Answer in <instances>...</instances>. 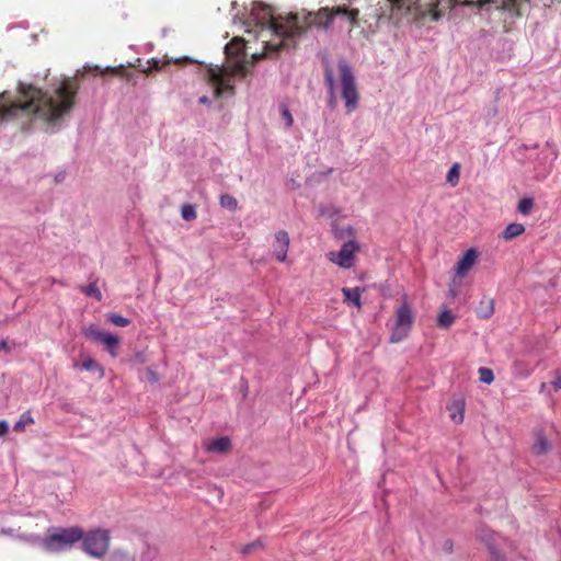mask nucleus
Returning a JSON list of instances; mask_svg holds the SVG:
<instances>
[{
    "label": "nucleus",
    "instance_id": "393cba45",
    "mask_svg": "<svg viewBox=\"0 0 561 561\" xmlns=\"http://www.w3.org/2000/svg\"><path fill=\"white\" fill-rule=\"evenodd\" d=\"M81 291H83L87 296L94 297L96 300H102V294L96 286V283H90L88 286L81 287Z\"/></svg>",
    "mask_w": 561,
    "mask_h": 561
},
{
    "label": "nucleus",
    "instance_id": "9b49d317",
    "mask_svg": "<svg viewBox=\"0 0 561 561\" xmlns=\"http://www.w3.org/2000/svg\"><path fill=\"white\" fill-rule=\"evenodd\" d=\"M273 249L277 261L285 262L289 249V236L287 231L279 230L275 233Z\"/></svg>",
    "mask_w": 561,
    "mask_h": 561
},
{
    "label": "nucleus",
    "instance_id": "e433bc0d",
    "mask_svg": "<svg viewBox=\"0 0 561 561\" xmlns=\"http://www.w3.org/2000/svg\"><path fill=\"white\" fill-rule=\"evenodd\" d=\"M9 431L8 423L5 421H0V437L4 436Z\"/></svg>",
    "mask_w": 561,
    "mask_h": 561
},
{
    "label": "nucleus",
    "instance_id": "9d476101",
    "mask_svg": "<svg viewBox=\"0 0 561 561\" xmlns=\"http://www.w3.org/2000/svg\"><path fill=\"white\" fill-rule=\"evenodd\" d=\"M359 251V244L355 240L343 243L339 251H331L327 254L330 262L342 268H351L355 263V254Z\"/></svg>",
    "mask_w": 561,
    "mask_h": 561
},
{
    "label": "nucleus",
    "instance_id": "49530a36",
    "mask_svg": "<svg viewBox=\"0 0 561 561\" xmlns=\"http://www.w3.org/2000/svg\"><path fill=\"white\" fill-rule=\"evenodd\" d=\"M354 0H348L350 3H352Z\"/></svg>",
    "mask_w": 561,
    "mask_h": 561
},
{
    "label": "nucleus",
    "instance_id": "2eb2a0df",
    "mask_svg": "<svg viewBox=\"0 0 561 561\" xmlns=\"http://www.w3.org/2000/svg\"><path fill=\"white\" fill-rule=\"evenodd\" d=\"M324 82L329 89V106L334 108L336 106V96H335V81L333 77V71L330 67H327L324 70Z\"/></svg>",
    "mask_w": 561,
    "mask_h": 561
},
{
    "label": "nucleus",
    "instance_id": "f3484780",
    "mask_svg": "<svg viewBox=\"0 0 561 561\" xmlns=\"http://www.w3.org/2000/svg\"><path fill=\"white\" fill-rule=\"evenodd\" d=\"M494 313V300L492 298H483L477 309V314L481 319H489Z\"/></svg>",
    "mask_w": 561,
    "mask_h": 561
},
{
    "label": "nucleus",
    "instance_id": "a211bd4d",
    "mask_svg": "<svg viewBox=\"0 0 561 561\" xmlns=\"http://www.w3.org/2000/svg\"><path fill=\"white\" fill-rule=\"evenodd\" d=\"M525 232V227L522 224L513 222L506 226V228L501 233V238L503 240H512Z\"/></svg>",
    "mask_w": 561,
    "mask_h": 561
},
{
    "label": "nucleus",
    "instance_id": "4468645a",
    "mask_svg": "<svg viewBox=\"0 0 561 561\" xmlns=\"http://www.w3.org/2000/svg\"><path fill=\"white\" fill-rule=\"evenodd\" d=\"M450 419L457 424L463 422L465 419V401L462 399L454 400L448 407Z\"/></svg>",
    "mask_w": 561,
    "mask_h": 561
},
{
    "label": "nucleus",
    "instance_id": "1a4fd4ad",
    "mask_svg": "<svg viewBox=\"0 0 561 561\" xmlns=\"http://www.w3.org/2000/svg\"><path fill=\"white\" fill-rule=\"evenodd\" d=\"M413 314L410 306L404 302L397 310V319L392 330L390 341L398 343L405 339L413 325Z\"/></svg>",
    "mask_w": 561,
    "mask_h": 561
},
{
    "label": "nucleus",
    "instance_id": "5701e85b",
    "mask_svg": "<svg viewBox=\"0 0 561 561\" xmlns=\"http://www.w3.org/2000/svg\"><path fill=\"white\" fill-rule=\"evenodd\" d=\"M280 116L285 121L286 128H290L294 125V117L289 111V107L286 103H280L279 105Z\"/></svg>",
    "mask_w": 561,
    "mask_h": 561
},
{
    "label": "nucleus",
    "instance_id": "4c0bfd02",
    "mask_svg": "<svg viewBox=\"0 0 561 561\" xmlns=\"http://www.w3.org/2000/svg\"><path fill=\"white\" fill-rule=\"evenodd\" d=\"M111 333H107V332H103L101 331V333L99 334L98 339H96V342L99 343H104V340H106V337L110 335Z\"/></svg>",
    "mask_w": 561,
    "mask_h": 561
},
{
    "label": "nucleus",
    "instance_id": "aec40b11",
    "mask_svg": "<svg viewBox=\"0 0 561 561\" xmlns=\"http://www.w3.org/2000/svg\"><path fill=\"white\" fill-rule=\"evenodd\" d=\"M549 450H550L549 442L547 440V438L543 435L539 434L537 436L536 442L533 445V453L535 455L539 456V455H545V454L549 453Z\"/></svg>",
    "mask_w": 561,
    "mask_h": 561
},
{
    "label": "nucleus",
    "instance_id": "6ab92c4d",
    "mask_svg": "<svg viewBox=\"0 0 561 561\" xmlns=\"http://www.w3.org/2000/svg\"><path fill=\"white\" fill-rule=\"evenodd\" d=\"M455 320H456L455 314L450 310L445 308L442 310V312L438 316L437 325L440 329L447 330L454 324Z\"/></svg>",
    "mask_w": 561,
    "mask_h": 561
},
{
    "label": "nucleus",
    "instance_id": "37998d69",
    "mask_svg": "<svg viewBox=\"0 0 561 561\" xmlns=\"http://www.w3.org/2000/svg\"><path fill=\"white\" fill-rule=\"evenodd\" d=\"M232 45L233 44H230V45H227V47H226L229 53H231Z\"/></svg>",
    "mask_w": 561,
    "mask_h": 561
},
{
    "label": "nucleus",
    "instance_id": "58836bf2",
    "mask_svg": "<svg viewBox=\"0 0 561 561\" xmlns=\"http://www.w3.org/2000/svg\"><path fill=\"white\" fill-rule=\"evenodd\" d=\"M199 103L207 104V103H209V99L204 95V96L199 98Z\"/></svg>",
    "mask_w": 561,
    "mask_h": 561
},
{
    "label": "nucleus",
    "instance_id": "2f4dec72",
    "mask_svg": "<svg viewBox=\"0 0 561 561\" xmlns=\"http://www.w3.org/2000/svg\"><path fill=\"white\" fill-rule=\"evenodd\" d=\"M259 548H262V543L260 540H256L254 542H251V543H248V545H244L242 546V548L240 549V552L242 554H249L251 553L253 550H256Z\"/></svg>",
    "mask_w": 561,
    "mask_h": 561
},
{
    "label": "nucleus",
    "instance_id": "c85d7f7f",
    "mask_svg": "<svg viewBox=\"0 0 561 561\" xmlns=\"http://www.w3.org/2000/svg\"><path fill=\"white\" fill-rule=\"evenodd\" d=\"M108 321L113 323L116 327H127L130 323V320L118 314V313H111L107 317Z\"/></svg>",
    "mask_w": 561,
    "mask_h": 561
},
{
    "label": "nucleus",
    "instance_id": "f257e3e1",
    "mask_svg": "<svg viewBox=\"0 0 561 561\" xmlns=\"http://www.w3.org/2000/svg\"><path fill=\"white\" fill-rule=\"evenodd\" d=\"M78 89V83L72 79H64L51 93L32 83L19 82L15 93H0V124L31 123L38 118L55 125L71 112Z\"/></svg>",
    "mask_w": 561,
    "mask_h": 561
},
{
    "label": "nucleus",
    "instance_id": "39448f33",
    "mask_svg": "<svg viewBox=\"0 0 561 561\" xmlns=\"http://www.w3.org/2000/svg\"><path fill=\"white\" fill-rule=\"evenodd\" d=\"M208 80L215 88L216 96H220L221 94L228 92L233 93L234 87L232 84V78L236 75H240L241 77H245L248 75V67L244 64H240L232 69L228 68H219V69H209L208 70Z\"/></svg>",
    "mask_w": 561,
    "mask_h": 561
},
{
    "label": "nucleus",
    "instance_id": "b1692460",
    "mask_svg": "<svg viewBox=\"0 0 561 561\" xmlns=\"http://www.w3.org/2000/svg\"><path fill=\"white\" fill-rule=\"evenodd\" d=\"M82 368L84 370H89V371H99L101 374V376L103 375V368L101 367V365L93 358L91 357H87L83 362H82Z\"/></svg>",
    "mask_w": 561,
    "mask_h": 561
},
{
    "label": "nucleus",
    "instance_id": "a19ab883",
    "mask_svg": "<svg viewBox=\"0 0 561 561\" xmlns=\"http://www.w3.org/2000/svg\"><path fill=\"white\" fill-rule=\"evenodd\" d=\"M237 44L240 46V48H243V39L238 41Z\"/></svg>",
    "mask_w": 561,
    "mask_h": 561
},
{
    "label": "nucleus",
    "instance_id": "cd10ccee",
    "mask_svg": "<svg viewBox=\"0 0 561 561\" xmlns=\"http://www.w3.org/2000/svg\"><path fill=\"white\" fill-rule=\"evenodd\" d=\"M103 344L106 346L113 357L117 356V353L115 352L116 346L119 344V339L117 336L110 334L106 340H104Z\"/></svg>",
    "mask_w": 561,
    "mask_h": 561
},
{
    "label": "nucleus",
    "instance_id": "a878e982",
    "mask_svg": "<svg viewBox=\"0 0 561 561\" xmlns=\"http://www.w3.org/2000/svg\"><path fill=\"white\" fill-rule=\"evenodd\" d=\"M181 215L182 218L186 221H192L197 216L195 207L191 204H185L182 206Z\"/></svg>",
    "mask_w": 561,
    "mask_h": 561
},
{
    "label": "nucleus",
    "instance_id": "c9c22d12",
    "mask_svg": "<svg viewBox=\"0 0 561 561\" xmlns=\"http://www.w3.org/2000/svg\"><path fill=\"white\" fill-rule=\"evenodd\" d=\"M107 71H111L114 75L124 76L126 72V69L123 66H119L117 68H107Z\"/></svg>",
    "mask_w": 561,
    "mask_h": 561
},
{
    "label": "nucleus",
    "instance_id": "f03ea898",
    "mask_svg": "<svg viewBox=\"0 0 561 561\" xmlns=\"http://www.w3.org/2000/svg\"><path fill=\"white\" fill-rule=\"evenodd\" d=\"M337 15H345L352 27L359 25V11L357 9H348L347 5H337L332 9L321 8L317 12L304 10L298 13H291L286 18H275L272 7L263 3H254L251 10V19L260 27L261 36L264 33H270L275 37L263 41L264 55L294 48L297 38L309 28L328 30Z\"/></svg>",
    "mask_w": 561,
    "mask_h": 561
},
{
    "label": "nucleus",
    "instance_id": "7ed1b4c3",
    "mask_svg": "<svg viewBox=\"0 0 561 561\" xmlns=\"http://www.w3.org/2000/svg\"><path fill=\"white\" fill-rule=\"evenodd\" d=\"M393 10L402 11L417 22L438 21L457 0H389Z\"/></svg>",
    "mask_w": 561,
    "mask_h": 561
},
{
    "label": "nucleus",
    "instance_id": "7c9ffc66",
    "mask_svg": "<svg viewBox=\"0 0 561 561\" xmlns=\"http://www.w3.org/2000/svg\"><path fill=\"white\" fill-rule=\"evenodd\" d=\"M447 182L453 186L457 185L459 182V164L455 163L447 173Z\"/></svg>",
    "mask_w": 561,
    "mask_h": 561
},
{
    "label": "nucleus",
    "instance_id": "79ce46f5",
    "mask_svg": "<svg viewBox=\"0 0 561 561\" xmlns=\"http://www.w3.org/2000/svg\"><path fill=\"white\" fill-rule=\"evenodd\" d=\"M347 231H348L350 234L354 233V229L352 227H347Z\"/></svg>",
    "mask_w": 561,
    "mask_h": 561
},
{
    "label": "nucleus",
    "instance_id": "f8f14e48",
    "mask_svg": "<svg viewBox=\"0 0 561 561\" xmlns=\"http://www.w3.org/2000/svg\"><path fill=\"white\" fill-rule=\"evenodd\" d=\"M478 259V252L474 249H469L458 260L456 265V274L458 276H466L468 272L473 267Z\"/></svg>",
    "mask_w": 561,
    "mask_h": 561
},
{
    "label": "nucleus",
    "instance_id": "4be33fe9",
    "mask_svg": "<svg viewBox=\"0 0 561 561\" xmlns=\"http://www.w3.org/2000/svg\"><path fill=\"white\" fill-rule=\"evenodd\" d=\"M220 205L221 207L234 211L238 208V201L229 194H224L220 196Z\"/></svg>",
    "mask_w": 561,
    "mask_h": 561
},
{
    "label": "nucleus",
    "instance_id": "ea45409f",
    "mask_svg": "<svg viewBox=\"0 0 561 561\" xmlns=\"http://www.w3.org/2000/svg\"><path fill=\"white\" fill-rule=\"evenodd\" d=\"M7 346H8L7 341H0V351L1 350H7Z\"/></svg>",
    "mask_w": 561,
    "mask_h": 561
},
{
    "label": "nucleus",
    "instance_id": "72a5a7b5",
    "mask_svg": "<svg viewBox=\"0 0 561 561\" xmlns=\"http://www.w3.org/2000/svg\"><path fill=\"white\" fill-rule=\"evenodd\" d=\"M490 553H491V561H506L505 556L501 553L497 549L494 547H489Z\"/></svg>",
    "mask_w": 561,
    "mask_h": 561
},
{
    "label": "nucleus",
    "instance_id": "412c9836",
    "mask_svg": "<svg viewBox=\"0 0 561 561\" xmlns=\"http://www.w3.org/2000/svg\"><path fill=\"white\" fill-rule=\"evenodd\" d=\"M34 423V419L30 411H26L20 415V419L15 422L13 426L14 432H23L25 427L30 424Z\"/></svg>",
    "mask_w": 561,
    "mask_h": 561
},
{
    "label": "nucleus",
    "instance_id": "6e6552de",
    "mask_svg": "<svg viewBox=\"0 0 561 561\" xmlns=\"http://www.w3.org/2000/svg\"><path fill=\"white\" fill-rule=\"evenodd\" d=\"M110 539L111 537L107 530H92L83 538V549L88 554L100 558L106 553Z\"/></svg>",
    "mask_w": 561,
    "mask_h": 561
},
{
    "label": "nucleus",
    "instance_id": "ddd939ff",
    "mask_svg": "<svg viewBox=\"0 0 561 561\" xmlns=\"http://www.w3.org/2000/svg\"><path fill=\"white\" fill-rule=\"evenodd\" d=\"M207 453L226 454L231 448V442L228 437H219L217 439L204 443Z\"/></svg>",
    "mask_w": 561,
    "mask_h": 561
},
{
    "label": "nucleus",
    "instance_id": "f704fd0d",
    "mask_svg": "<svg viewBox=\"0 0 561 561\" xmlns=\"http://www.w3.org/2000/svg\"><path fill=\"white\" fill-rule=\"evenodd\" d=\"M556 391L561 389V374L557 373L553 381L551 382Z\"/></svg>",
    "mask_w": 561,
    "mask_h": 561
},
{
    "label": "nucleus",
    "instance_id": "a18cd8bd",
    "mask_svg": "<svg viewBox=\"0 0 561 561\" xmlns=\"http://www.w3.org/2000/svg\"><path fill=\"white\" fill-rule=\"evenodd\" d=\"M153 68L158 69V61H153Z\"/></svg>",
    "mask_w": 561,
    "mask_h": 561
},
{
    "label": "nucleus",
    "instance_id": "dca6fc26",
    "mask_svg": "<svg viewBox=\"0 0 561 561\" xmlns=\"http://www.w3.org/2000/svg\"><path fill=\"white\" fill-rule=\"evenodd\" d=\"M342 294L344 296V302L352 304L356 306L358 309L362 307V293L358 287L354 288H342Z\"/></svg>",
    "mask_w": 561,
    "mask_h": 561
},
{
    "label": "nucleus",
    "instance_id": "423d86ee",
    "mask_svg": "<svg viewBox=\"0 0 561 561\" xmlns=\"http://www.w3.org/2000/svg\"><path fill=\"white\" fill-rule=\"evenodd\" d=\"M82 538L83 531L80 527L58 528L45 538L44 547L47 551L56 552L70 547Z\"/></svg>",
    "mask_w": 561,
    "mask_h": 561
},
{
    "label": "nucleus",
    "instance_id": "473e14b6",
    "mask_svg": "<svg viewBox=\"0 0 561 561\" xmlns=\"http://www.w3.org/2000/svg\"><path fill=\"white\" fill-rule=\"evenodd\" d=\"M84 335L96 341L99 334L101 333V331L98 329V327L95 325H90L88 328L84 329L83 331Z\"/></svg>",
    "mask_w": 561,
    "mask_h": 561
},
{
    "label": "nucleus",
    "instance_id": "c03bdc74",
    "mask_svg": "<svg viewBox=\"0 0 561 561\" xmlns=\"http://www.w3.org/2000/svg\"><path fill=\"white\" fill-rule=\"evenodd\" d=\"M530 375L529 370H526L525 374H523V377H528Z\"/></svg>",
    "mask_w": 561,
    "mask_h": 561
},
{
    "label": "nucleus",
    "instance_id": "0eeeda50",
    "mask_svg": "<svg viewBox=\"0 0 561 561\" xmlns=\"http://www.w3.org/2000/svg\"><path fill=\"white\" fill-rule=\"evenodd\" d=\"M560 1L561 0H533L536 5L542 4L543 7H551L553 3ZM527 2H531V0H479L477 4L479 7L493 4L496 10L507 12L511 16L518 18L522 15V9Z\"/></svg>",
    "mask_w": 561,
    "mask_h": 561
},
{
    "label": "nucleus",
    "instance_id": "20e7f679",
    "mask_svg": "<svg viewBox=\"0 0 561 561\" xmlns=\"http://www.w3.org/2000/svg\"><path fill=\"white\" fill-rule=\"evenodd\" d=\"M341 85V96L345 102L346 113L351 114L358 108L359 92L357 90L356 78L351 66L345 60L337 64Z\"/></svg>",
    "mask_w": 561,
    "mask_h": 561
},
{
    "label": "nucleus",
    "instance_id": "c756f323",
    "mask_svg": "<svg viewBox=\"0 0 561 561\" xmlns=\"http://www.w3.org/2000/svg\"><path fill=\"white\" fill-rule=\"evenodd\" d=\"M479 379L483 383L490 385L494 380L493 371L486 367H480L479 370Z\"/></svg>",
    "mask_w": 561,
    "mask_h": 561
},
{
    "label": "nucleus",
    "instance_id": "bb28decb",
    "mask_svg": "<svg viewBox=\"0 0 561 561\" xmlns=\"http://www.w3.org/2000/svg\"><path fill=\"white\" fill-rule=\"evenodd\" d=\"M534 207V199L529 197H524L518 203V211L523 215H528Z\"/></svg>",
    "mask_w": 561,
    "mask_h": 561
}]
</instances>
